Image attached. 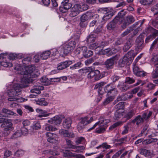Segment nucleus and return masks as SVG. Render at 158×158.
Wrapping results in <instances>:
<instances>
[{"label": "nucleus", "mask_w": 158, "mask_h": 158, "mask_svg": "<svg viewBox=\"0 0 158 158\" xmlns=\"http://www.w3.org/2000/svg\"><path fill=\"white\" fill-rule=\"evenodd\" d=\"M123 149L119 151H118L113 156L112 158H116L118 157L123 152Z\"/></svg>", "instance_id": "64"}, {"label": "nucleus", "mask_w": 158, "mask_h": 158, "mask_svg": "<svg viewBox=\"0 0 158 158\" xmlns=\"http://www.w3.org/2000/svg\"><path fill=\"white\" fill-rule=\"evenodd\" d=\"M158 140V139L156 138H150L144 140L142 143L143 145H146L152 143L156 142Z\"/></svg>", "instance_id": "25"}, {"label": "nucleus", "mask_w": 158, "mask_h": 158, "mask_svg": "<svg viewBox=\"0 0 158 158\" xmlns=\"http://www.w3.org/2000/svg\"><path fill=\"white\" fill-rule=\"evenodd\" d=\"M104 84L105 83L104 82H101L96 85L94 88V89H98V94L100 95L101 98L102 94V93L101 92L102 86L104 85Z\"/></svg>", "instance_id": "22"}, {"label": "nucleus", "mask_w": 158, "mask_h": 158, "mask_svg": "<svg viewBox=\"0 0 158 158\" xmlns=\"http://www.w3.org/2000/svg\"><path fill=\"white\" fill-rule=\"evenodd\" d=\"M81 11V6L78 4H75L72 8L70 15L71 17H74L77 16L79 11Z\"/></svg>", "instance_id": "9"}, {"label": "nucleus", "mask_w": 158, "mask_h": 158, "mask_svg": "<svg viewBox=\"0 0 158 158\" xmlns=\"http://www.w3.org/2000/svg\"><path fill=\"white\" fill-rule=\"evenodd\" d=\"M127 84H132L135 82V80L129 77H126L125 81Z\"/></svg>", "instance_id": "42"}, {"label": "nucleus", "mask_w": 158, "mask_h": 158, "mask_svg": "<svg viewBox=\"0 0 158 158\" xmlns=\"http://www.w3.org/2000/svg\"><path fill=\"white\" fill-rule=\"evenodd\" d=\"M124 105L123 102H121L118 103L116 106H115L114 108L117 110H119L120 109H123L124 108Z\"/></svg>", "instance_id": "43"}, {"label": "nucleus", "mask_w": 158, "mask_h": 158, "mask_svg": "<svg viewBox=\"0 0 158 158\" xmlns=\"http://www.w3.org/2000/svg\"><path fill=\"white\" fill-rule=\"evenodd\" d=\"M75 46L74 42H71L69 43L64 45L61 48L60 53L67 55L70 53L73 50Z\"/></svg>", "instance_id": "4"}, {"label": "nucleus", "mask_w": 158, "mask_h": 158, "mask_svg": "<svg viewBox=\"0 0 158 158\" xmlns=\"http://www.w3.org/2000/svg\"><path fill=\"white\" fill-rule=\"evenodd\" d=\"M61 121V118L58 116H56L48 120V122L51 124L56 125L60 124Z\"/></svg>", "instance_id": "20"}, {"label": "nucleus", "mask_w": 158, "mask_h": 158, "mask_svg": "<svg viewBox=\"0 0 158 158\" xmlns=\"http://www.w3.org/2000/svg\"><path fill=\"white\" fill-rule=\"evenodd\" d=\"M132 41L131 40H128L125 44L123 48V50L125 52H127L132 46Z\"/></svg>", "instance_id": "27"}, {"label": "nucleus", "mask_w": 158, "mask_h": 158, "mask_svg": "<svg viewBox=\"0 0 158 158\" xmlns=\"http://www.w3.org/2000/svg\"><path fill=\"white\" fill-rule=\"evenodd\" d=\"M156 35H150L148 36L146 39L145 42L148 43L150 40H152L154 39Z\"/></svg>", "instance_id": "58"}, {"label": "nucleus", "mask_w": 158, "mask_h": 158, "mask_svg": "<svg viewBox=\"0 0 158 158\" xmlns=\"http://www.w3.org/2000/svg\"><path fill=\"white\" fill-rule=\"evenodd\" d=\"M104 90L107 94L109 95L111 94H114L118 93V90L115 88L114 87L112 84H109L106 86L104 88Z\"/></svg>", "instance_id": "10"}, {"label": "nucleus", "mask_w": 158, "mask_h": 158, "mask_svg": "<svg viewBox=\"0 0 158 158\" xmlns=\"http://www.w3.org/2000/svg\"><path fill=\"white\" fill-rule=\"evenodd\" d=\"M117 51L116 50L111 49L109 48H107L104 50V53L105 54H107V56H110L112 54L115 53Z\"/></svg>", "instance_id": "34"}, {"label": "nucleus", "mask_w": 158, "mask_h": 158, "mask_svg": "<svg viewBox=\"0 0 158 158\" xmlns=\"http://www.w3.org/2000/svg\"><path fill=\"white\" fill-rule=\"evenodd\" d=\"M146 75V73L143 71H142L141 69L136 75V76L140 77H144Z\"/></svg>", "instance_id": "56"}, {"label": "nucleus", "mask_w": 158, "mask_h": 158, "mask_svg": "<svg viewBox=\"0 0 158 158\" xmlns=\"http://www.w3.org/2000/svg\"><path fill=\"white\" fill-rule=\"evenodd\" d=\"M59 133L61 135H63L65 137L73 138L74 136V134L73 132H69L68 131L64 129L60 130Z\"/></svg>", "instance_id": "19"}, {"label": "nucleus", "mask_w": 158, "mask_h": 158, "mask_svg": "<svg viewBox=\"0 0 158 158\" xmlns=\"http://www.w3.org/2000/svg\"><path fill=\"white\" fill-rule=\"evenodd\" d=\"M31 58V57L28 56L24 58L22 60L23 64H28L30 62Z\"/></svg>", "instance_id": "51"}, {"label": "nucleus", "mask_w": 158, "mask_h": 158, "mask_svg": "<svg viewBox=\"0 0 158 158\" xmlns=\"http://www.w3.org/2000/svg\"><path fill=\"white\" fill-rule=\"evenodd\" d=\"M45 130L48 131H54L57 130V129L51 125L48 124L46 126Z\"/></svg>", "instance_id": "39"}, {"label": "nucleus", "mask_w": 158, "mask_h": 158, "mask_svg": "<svg viewBox=\"0 0 158 158\" xmlns=\"http://www.w3.org/2000/svg\"><path fill=\"white\" fill-rule=\"evenodd\" d=\"M151 61L153 64H154L156 62L158 61V54H155L153 56L151 60Z\"/></svg>", "instance_id": "52"}, {"label": "nucleus", "mask_w": 158, "mask_h": 158, "mask_svg": "<svg viewBox=\"0 0 158 158\" xmlns=\"http://www.w3.org/2000/svg\"><path fill=\"white\" fill-rule=\"evenodd\" d=\"M2 111L3 113L5 114V117H8V115H14L15 116L17 114L16 113H15L11 110L6 108H3L2 109Z\"/></svg>", "instance_id": "24"}, {"label": "nucleus", "mask_w": 158, "mask_h": 158, "mask_svg": "<svg viewBox=\"0 0 158 158\" xmlns=\"http://www.w3.org/2000/svg\"><path fill=\"white\" fill-rule=\"evenodd\" d=\"M47 141L48 142L52 143H56L58 142V141L54 139L53 136L51 137H49L47 139Z\"/></svg>", "instance_id": "57"}, {"label": "nucleus", "mask_w": 158, "mask_h": 158, "mask_svg": "<svg viewBox=\"0 0 158 158\" xmlns=\"http://www.w3.org/2000/svg\"><path fill=\"white\" fill-rule=\"evenodd\" d=\"M72 64L71 61H67L61 62L58 64L57 68L58 70H61L68 67L69 65Z\"/></svg>", "instance_id": "16"}, {"label": "nucleus", "mask_w": 158, "mask_h": 158, "mask_svg": "<svg viewBox=\"0 0 158 158\" xmlns=\"http://www.w3.org/2000/svg\"><path fill=\"white\" fill-rule=\"evenodd\" d=\"M64 156L65 157L73 158H85V156L80 154L72 153L71 151H65L64 152Z\"/></svg>", "instance_id": "11"}, {"label": "nucleus", "mask_w": 158, "mask_h": 158, "mask_svg": "<svg viewBox=\"0 0 158 158\" xmlns=\"http://www.w3.org/2000/svg\"><path fill=\"white\" fill-rule=\"evenodd\" d=\"M12 123L10 122V119H8V121H6L3 123H2L1 125L2 128H4L5 131H10L12 130Z\"/></svg>", "instance_id": "14"}, {"label": "nucleus", "mask_w": 158, "mask_h": 158, "mask_svg": "<svg viewBox=\"0 0 158 158\" xmlns=\"http://www.w3.org/2000/svg\"><path fill=\"white\" fill-rule=\"evenodd\" d=\"M136 111L135 110L132 109L128 112L126 115L125 117L127 119H130L135 114Z\"/></svg>", "instance_id": "32"}, {"label": "nucleus", "mask_w": 158, "mask_h": 158, "mask_svg": "<svg viewBox=\"0 0 158 158\" xmlns=\"http://www.w3.org/2000/svg\"><path fill=\"white\" fill-rule=\"evenodd\" d=\"M81 64V62H78L73 65L71 66L70 67V69H77L78 67H79Z\"/></svg>", "instance_id": "60"}, {"label": "nucleus", "mask_w": 158, "mask_h": 158, "mask_svg": "<svg viewBox=\"0 0 158 158\" xmlns=\"http://www.w3.org/2000/svg\"><path fill=\"white\" fill-rule=\"evenodd\" d=\"M89 14L87 12L85 14H84L81 17V21L83 22H85L87 20L89 19Z\"/></svg>", "instance_id": "44"}, {"label": "nucleus", "mask_w": 158, "mask_h": 158, "mask_svg": "<svg viewBox=\"0 0 158 158\" xmlns=\"http://www.w3.org/2000/svg\"><path fill=\"white\" fill-rule=\"evenodd\" d=\"M135 21L133 17L131 15H129L126 17L124 19H123L122 24L121 25L123 29H125L130 24L133 23Z\"/></svg>", "instance_id": "6"}, {"label": "nucleus", "mask_w": 158, "mask_h": 158, "mask_svg": "<svg viewBox=\"0 0 158 158\" xmlns=\"http://www.w3.org/2000/svg\"><path fill=\"white\" fill-rule=\"evenodd\" d=\"M110 122V121L109 119H105L103 120L102 121H101L99 122V123H100V125H103L105 126H106V124L109 123Z\"/></svg>", "instance_id": "61"}, {"label": "nucleus", "mask_w": 158, "mask_h": 158, "mask_svg": "<svg viewBox=\"0 0 158 158\" xmlns=\"http://www.w3.org/2000/svg\"><path fill=\"white\" fill-rule=\"evenodd\" d=\"M85 138L82 137H78L76 138L75 143L76 144L78 145L84 142Z\"/></svg>", "instance_id": "41"}, {"label": "nucleus", "mask_w": 158, "mask_h": 158, "mask_svg": "<svg viewBox=\"0 0 158 158\" xmlns=\"http://www.w3.org/2000/svg\"><path fill=\"white\" fill-rule=\"evenodd\" d=\"M143 39L142 35H140L136 39V44L141 43H143Z\"/></svg>", "instance_id": "55"}, {"label": "nucleus", "mask_w": 158, "mask_h": 158, "mask_svg": "<svg viewBox=\"0 0 158 158\" xmlns=\"http://www.w3.org/2000/svg\"><path fill=\"white\" fill-rule=\"evenodd\" d=\"M131 124V123H127V124L126 125V126H125L124 127V130L122 131V135H125L128 132V130L129 127V125H130V124Z\"/></svg>", "instance_id": "48"}, {"label": "nucleus", "mask_w": 158, "mask_h": 158, "mask_svg": "<svg viewBox=\"0 0 158 158\" xmlns=\"http://www.w3.org/2000/svg\"><path fill=\"white\" fill-rule=\"evenodd\" d=\"M100 72L98 70H96L94 71L92 70L90 71V68H89V77L93 78V77L95 80H99L101 78L100 76L98 75L99 74Z\"/></svg>", "instance_id": "17"}, {"label": "nucleus", "mask_w": 158, "mask_h": 158, "mask_svg": "<svg viewBox=\"0 0 158 158\" xmlns=\"http://www.w3.org/2000/svg\"><path fill=\"white\" fill-rule=\"evenodd\" d=\"M113 15V13L110 10L103 16L102 19L105 21H107L108 19H110Z\"/></svg>", "instance_id": "29"}, {"label": "nucleus", "mask_w": 158, "mask_h": 158, "mask_svg": "<svg viewBox=\"0 0 158 158\" xmlns=\"http://www.w3.org/2000/svg\"><path fill=\"white\" fill-rule=\"evenodd\" d=\"M41 82L43 84L45 85H50V81L49 80L47 79L46 77H42L40 79Z\"/></svg>", "instance_id": "38"}, {"label": "nucleus", "mask_w": 158, "mask_h": 158, "mask_svg": "<svg viewBox=\"0 0 158 158\" xmlns=\"http://www.w3.org/2000/svg\"><path fill=\"white\" fill-rule=\"evenodd\" d=\"M98 11L99 12L103 13L105 15L110 11L108 8H99Z\"/></svg>", "instance_id": "46"}, {"label": "nucleus", "mask_w": 158, "mask_h": 158, "mask_svg": "<svg viewBox=\"0 0 158 158\" xmlns=\"http://www.w3.org/2000/svg\"><path fill=\"white\" fill-rule=\"evenodd\" d=\"M123 116L122 113L121 112L116 110L114 113V118L116 120H118Z\"/></svg>", "instance_id": "40"}, {"label": "nucleus", "mask_w": 158, "mask_h": 158, "mask_svg": "<svg viewBox=\"0 0 158 158\" xmlns=\"http://www.w3.org/2000/svg\"><path fill=\"white\" fill-rule=\"evenodd\" d=\"M21 91V88L19 85L16 84L14 85L13 89L8 92V95L10 97H15L20 94Z\"/></svg>", "instance_id": "5"}, {"label": "nucleus", "mask_w": 158, "mask_h": 158, "mask_svg": "<svg viewBox=\"0 0 158 158\" xmlns=\"http://www.w3.org/2000/svg\"><path fill=\"white\" fill-rule=\"evenodd\" d=\"M60 80V78L58 77L51 78L49 80L50 81V85L51 84L52 82H59Z\"/></svg>", "instance_id": "62"}, {"label": "nucleus", "mask_w": 158, "mask_h": 158, "mask_svg": "<svg viewBox=\"0 0 158 158\" xmlns=\"http://www.w3.org/2000/svg\"><path fill=\"white\" fill-rule=\"evenodd\" d=\"M17 58V56L16 54L14 53H10L8 56V58L11 60H15Z\"/></svg>", "instance_id": "59"}, {"label": "nucleus", "mask_w": 158, "mask_h": 158, "mask_svg": "<svg viewBox=\"0 0 158 158\" xmlns=\"http://www.w3.org/2000/svg\"><path fill=\"white\" fill-rule=\"evenodd\" d=\"M22 135V131L20 130H17L11 136V139H15L21 136Z\"/></svg>", "instance_id": "30"}, {"label": "nucleus", "mask_w": 158, "mask_h": 158, "mask_svg": "<svg viewBox=\"0 0 158 158\" xmlns=\"http://www.w3.org/2000/svg\"><path fill=\"white\" fill-rule=\"evenodd\" d=\"M127 94H123L121 95L118 96L117 98V99L114 101V104H116L118 102L120 101L123 100L125 101L127 100Z\"/></svg>", "instance_id": "33"}, {"label": "nucleus", "mask_w": 158, "mask_h": 158, "mask_svg": "<svg viewBox=\"0 0 158 158\" xmlns=\"http://www.w3.org/2000/svg\"><path fill=\"white\" fill-rule=\"evenodd\" d=\"M66 143L68 147L70 148H74L75 147V146L72 144V141L67 139H65Z\"/></svg>", "instance_id": "50"}, {"label": "nucleus", "mask_w": 158, "mask_h": 158, "mask_svg": "<svg viewBox=\"0 0 158 158\" xmlns=\"http://www.w3.org/2000/svg\"><path fill=\"white\" fill-rule=\"evenodd\" d=\"M121 13H118V16H116L113 21L110 22L107 25V28L111 30L114 29L116 26L117 23L120 24L123 20V15H121Z\"/></svg>", "instance_id": "3"}, {"label": "nucleus", "mask_w": 158, "mask_h": 158, "mask_svg": "<svg viewBox=\"0 0 158 158\" xmlns=\"http://www.w3.org/2000/svg\"><path fill=\"white\" fill-rule=\"evenodd\" d=\"M21 74L23 75L21 80L22 85L25 88L27 86L28 84L33 80L31 78L37 77L40 73L38 69H35L34 66H31L26 67L21 72Z\"/></svg>", "instance_id": "1"}, {"label": "nucleus", "mask_w": 158, "mask_h": 158, "mask_svg": "<svg viewBox=\"0 0 158 158\" xmlns=\"http://www.w3.org/2000/svg\"><path fill=\"white\" fill-rule=\"evenodd\" d=\"M133 30L130 27L127 29L125 31L123 32L121 35V36L122 37H124L128 35Z\"/></svg>", "instance_id": "45"}, {"label": "nucleus", "mask_w": 158, "mask_h": 158, "mask_svg": "<svg viewBox=\"0 0 158 158\" xmlns=\"http://www.w3.org/2000/svg\"><path fill=\"white\" fill-rule=\"evenodd\" d=\"M145 31L146 33H152L154 35H157L158 34V31L153 28L152 27H149L146 28Z\"/></svg>", "instance_id": "23"}, {"label": "nucleus", "mask_w": 158, "mask_h": 158, "mask_svg": "<svg viewBox=\"0 0 158 158\" xmlns=\"http://www.w3.org/2000/svg\"><path fill=\"white\" fill-rule=\"evenodd\" d=\"M110 148V145H108L106 143H104L101 145L96 147V148L97 149H101L102 148L107 149Z\"/></svg>", "instance_id": "35"}, {"label": "nucleus", "mask_w": 158, "mask_h": 158, "mask_svg": "<svg viewBox=\"0 0 158 158\" xmlns=\"http://www.w3.org/2000/svg\"><path fill=\"white\" fill-rule=\"evenodd\" d=\"M114 96H110L106 98L103 102L104 105H106L110 102L112 101L114 99Z\"/></svg>", "instance_id": "37"}, {"label": "nucleus", "mask_w": 158, "mask_h": 158, "mask_svg": "<svg viewBox=\"0 0 158 158\" xmlns=\"http://www.w3.org/2000/svg\"><path fill=\"white\" fill-rule=\"evenodd\" d=\"M151 10L154 13V15L158 14V3L153 6Z\"/></svg>", "instance_id": "49"}, {"label": "nucleus", "mask_w": 158, "mask_h": 158, "mask_svg": "<svg viewBox=\"0 0 158 158\" xmlns=\"http://www.w3.org/2000/svg\"><path fill=\"white\" fill-rule=\"evenodd\" d=\"M113 15V13L110 10L103 16L102 19L105 21H107L108 19H110Z\"/></svg>", "instance_id": "28"}, {"label": "nucleus", "mask_w": 158, "mask_h": 158, "mask_svg": "<svg viewBox=\"0 0 158 158\" xmlns=\"http://www.w3.org/2000/svg\"><path fill=\"white\" fill-rule=\"evenodd\" d=\"M140 152L141 154L149 158H152L154 156L153 152L150 150L142 148L140 150Z\"/></svg>", "instance_id": "13"}, {"label": "nucleus", "mask_w": 158, "mask_h": 158, "mask_svg": "<svg viewBox=\"0 0 158 158\" xmlns=\"http://www.w3.org/2000/svg\"><path fill=\"white\" fill-rule=\"evenodd\" d=\"M72 120L70 118H67L64 120L63 123L64 127L66 129H69L71 127Z\"/></svg>", "instance_id": "21"}, {"label": "nucleus", "mask_w": 158, "mask_h": 158, "mask_svg": "<svg viewBox=\"0 0 158 158\" xmlns=\"http://www.w3.org/2000/svg\"><path fill=\"white\" fill-rule=\"evenodd\" d=\"M140 3L144 5H148L151 4L153 0H140Z\"/></svg>", "instance_id": "47"}, {"label": "nucleus", "mask_w": 158, "mask_h": 158, "mask_svg": "<svg viewBox=\"0 0 158 158\" xmlns=\"http://www.w3.org/2000/svg\"><path fill=\"white\" fill-rule=\"evenodd\" d=\"M72 4L69 3V0H64L61 3L59 10L62 12L65 13L66 11L70 8Z\"/></svg>", "instance_id": "8"}, {"label": "nucleus", "mask_w": 158, "mask_h": 158, "mask_svg": "<svg viewBox=\"0 0 158 158\" xmlns=\"http://www.w3.org/2000/svg\"><path fill=\"white\" fill-rule=\"evenodd\" d=\"M119 56V55L117 54L115 56L107 60L105 63L106 68L108 69L112 68L114 64V61L118 60Z\"/></svg>", "instance_id": "7"}, {"label": "nucleus", "mask_w": 158, "mask_h": 158, "mask_svg": "<svg viewBox=\"0 0 158 158\" xmlns=\"http://www.w3.org/2000/svg\"><path fill=\"white\" fill-rule=\"evenodd\" d=\"M107 126H104L103 127H100L96 129V132L98 133H101L105 131Z\"/></svg>", "instance_id": "54"}, {"label": "nucleus", "mask_w": 158, "mask_h": 158, "mask_svg": "<svg viewBox=\"0 0 158 158\" xmlns=\"http://www.w3.org/2000/svg\"><path fill=\"white\" fill-rule=\"evenodd\" d=\"M44 87L42 86L35 85L33 87V88L31 90V92L32 93H35L37 94H40L41 93V90L44 89Z\"/></svg>", "instance_id": "18"}, {"label": "nucleus", "mask_w": 158, "mask_h": 158, "mask_svg": "<svg viewBox=\"0 0 158 158\" xmlns=\"http://www.w3.org/2000/svg\"><path fill=\"white\" fill-rule=\"evenodd\" d=\"M144 121L141 118L140 115H139L136 116L132 121V123L136 122V124L137 125H139L140 124L143 123Z\"/></svg>", "instance_id": "26"}, {"label": "nucleus", "mask_w": 158, "mask_h": 158, "mask_svg": "<svg viewBox=\"0 0 158 158\" xmlns=\"http://www.w3.org/2000/svg\"><path fill=\"white\" fill-rule=\"evenodd\" d=\"M123 123L121 122H116L113 125L111 126L109 128V129L112 130L113 129L116 127L117 126L120 125H122Z\"/></svg>", "instance_id": "53"}, {"label": "nucleus", "mask_w": 158, "mask_h": 158, "mask_svg": "<svg viewBox=\"0 0 158 158\" xmlns=\"http://www.w3.org/2000/svg\"><path fill=\"white\" fill-rule=\"evenodd\" d=\"M50 53V52L49 51H46L44 52L40 55V58L43 60H46L49 57Z\"/></svg>", "instance_id": "31"}, {"label": "nucleus", "mask_w": 158, "mask_h": 158, "mask_svg": "<svg viewBox=\"0 0 158 158\" xmlns=\"http://www.w3.org/2000/svg\"><path fill=\"white\" fill-rule=\"evenodd\" d=\"M87 117H85L82 118L81 121L78 123L77 126V129L79 131L84 128L85 126L88 124L89 122Z\"/></svg>", "instance_id": "12"}, {"label": "nucleus", "mask_w": 158, "mask_h": 158, "mask_svg": "<svg viewBox=\"0 0 158 158\" xmlns=\"http://www.w3.org/2000/svg\"><path fill=\"white\" fill-rule=\"evenodd\" d=\"M1 64L5 67H11L12 66L13 64L10 62H8L6 60H3L0 62Z\"/></svg>", "instance_id": "36"}, {"label": "nucleus", "mask_w": 158, "mask_h": 158, "mask_svg": "<svg viewBox=\"0 0 158 158\" xmlns=\"http://www.w3.org/2000/svg\"><path fill=\"white\" fill-rule=\"evenodd\" d=\"M158 77V70L155 69L152 72V77L153 78H156Z\"/></svg>", "instance_id": "63"}, {"label": "nucleus", "mask_w": 158, "mask_h": 158, "mask_svg": "<svg viewBox=\"0 0 158 158\" xmlns=\"http://www.w3.org/2000/svg\"><path fill=\"white\" fill-rule=\"evenodd\" d=\"M136 54L137 53L135 54L133 50H130L123 58L120 59L118 62V64L122 67H124L126 64H129L131 63Z\"/></svg>", "instance_id": "2"}, {"label": "nucleus", "mask_w": 158, "mask_h": 158, "mask_svg": "<svg viewBox=\"0 0 158 158\" xmlns=\"http://www.w3.org/2000/svg\"><path fill=\"white\" fill-rule=\"evenodd\" d=\"M117 87L123 92H125L132 87L131 85H128L125 82L123 83L120 82L117 85Z\"/></svg>", "instance_id": "15"}]
</instances>
